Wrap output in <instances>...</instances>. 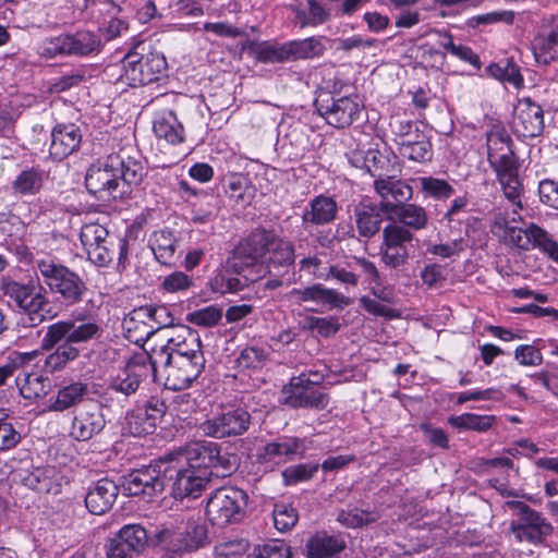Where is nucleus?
I'll return each mask as SVG.
<instances>
[{"label": "nucleus", "mask_w": 558, "mask_h": 558, "mask_svg": "<svg viewBox=\"0 0 558 558\" xmlns=\"http://www.w3.org/2000/svg\"><path fill=\"white\" fill-rule=\"evenodd\" d=\"M360 304L367 313L374 316H380L388 319L400 317V314L397 310L390 308L380 303L378 300L372 299L369 296H362L360 299Z\"/></svg>", "instance_id": "69168bd1"}, {"label": "nucleus", "mask_w": 558, "mask_h": 558, "mask_svg": "<svg viewBox=\"0 0 558 558\" xmlns=\"http://www.w3.org/2000/svg\"><path fill=\"white\" fill-rule=\"evenodd\" d=\"M345 549V542L327 534H316L306 543L307 558H333Z\"/></svg>", "instance_id": "7c9ffc66"}, {"label": "nucleus", "mask_w": 558, "mask_h": 558, "mask_svg": "<svg viewBox=\"0 0 558 558\" xmlns=\"http://www.w3.org/2000/svg\"><path fill=\"white\" fill-rule=\"evenodd\" d=\"M118 494L119 487L113 481L101 478L86 494V508L93 514H104L111 509Z\"/></svg>", "instance_id": "a878e982"}, {"label": "nucleus", "mask_w": 558, "mask_h": 558, "mask_svg": "<svg viewBox=\"0 0 558 558\" xmlns=\"http://www.w3.org/2000/svg\"><path fill=\"white\" fill-rule=\"evenodd\" d=\"M206 539L205 525L193 519L180 524H162L151 537L155 545L173 555L196 550L204 546Z\"/></svg>", "instance_id": "39448f33"}, {"label": "nucleus", "mask_w": 558, "mask_h": 558, "mask_svg": "<svg viewBox=\"0 0 558 558\" xmlns=\"http://www.w3.org/2000/svg\"><path fill=\"white\" fill-rule=\"evenodd\" d=\"M101 50V40L98 35L89 31H80L73 35L62 34L43 41L40 56L53 58L57 56L85 57L98 53Z\"/></svg>", "instance_id": "9d476101"}, {"label": "nucleus", "mask_w": 558, "mask_h": 558, "mask_svg": "<svg viewBox=\"0 0 558 558\" xmlns=\"http://www.w3.org/2000/svg\"><path fill=\"white\" fill-rule=\"evenodd\" d=\"M374 189L380 197L379 209L390 214L399 205L409 202L413 196L412 187L396 177H379L374 181Z\"/></svg>", "instance_id": "4be33fe9"}, {"label": "nucleus", "mask_w": 558, "mask_h": 558, "mask_svg": "<svg viewBox=\"0 0 558 558\" xmlns=\"http://www.w3.org/2000/svg\"><path fill=\"white\" fill-rule=\"evenodd\" d=\"M277 236L274 231L266 229L253 230L245 241L235 248L233 257L228 259L227 266L235 272H240L242 268L238 266V259L246 257L247 264H253L268 253Z\"/></svg>", "instance_id": "f3484780"}, {"label": "nucleus", "mask_w": 558, "mask_h": 558, "mask_svg": "<svg viewBox=\"0 0 558 558\" xmlns=\"http://www.w3.org/2000/svg\"><path fill=\"white\" fill-rule=\"evenodd\" d=\"M378 515L374 512L361 510L357 508L351 510H341L338 513L337 520L347 527H360L365 524L375 522Z\"/></svg>", "instance_id": "603ef678"}, {"label": "nucleus", "mask_w": 558, "mask_h": 558, "mask_svg": "<svg viewBox=\"0 0 558 558\" xmlns=\"http://www.w3.org/2000/svg\"><path fill=\"white\" fill-rule=\"evenodd\" d=\"M274 524L280 532L290 531L299 520L298 511L294 507L287 504H278L275 506Z\"/></svg>", "instance_id": "864d4df0"}, {"label": "nucleus", "mask_w": 558, "mask_h": 558, "mask_svg": "<svg viewBox=\"0 0 558 558\" xmlns=\"http://www.w3.org/2000/svg\"><path fill=\"white\" fill-rule=\"evenodd\" d=\"M61 480L60 473L54 468H46L41 473V477H37V483L39 484L37 489L46 494L58 495L61 492Z\"/></svg>", "instance_id": "680f3d73"}, {"label": "nucleus", "mask_w": 558, "mask_h": 558, "mask_svg": "<svg viewBox=\"0 0 558 558\" xmlns=\"http://www.w3.org/2000/svg\"><path fill=\"white\" fill-rule=\"evenodd\" d=\"M89 392L88 385L82 381H75L59 389L56 400L48 407L51 411H64L83 401Z\"/></svg>", "instance_id": "c9c22d12"}, {"label": "nucleus", "mask_w": 558, "mask_h": 558, "mask_svg": "<svg viewBox=\"0 0 558 558\" xmlns=\"http://www.w3.org/2000/svg\"><path fill=\"white\" fill-rule=\"evenodd\" d=\"M156 259L162 265H172L175 259L177 239L171 231H155L149 240Z\"/></svg>", "instance_id": "72a5a7b5"}, {"label": "nucleus", "mask_w": 558, "mask_h": 558, "mask_svg": "<svg viewBox=\"0 0 558 558\" xmlns=\"http://www.w3.org/2000/svg\"><path fill=\"white\" fill-rule=\"evenodd\" d=\"M171 470L175 471L172 485V496L175 499L197 498L210 480V476L204 471H196L187 466H175V463H169L166 472Z\"/></svg>", "instance_id": "5701e85b"}, {"label": "nucleus", "mask_w": 558, "mask_h": 558, "mask_svg": "<svg viewBox=\"0 0 558 558\" xmlns=\"http://www.w3.org/2000/svg\"><path fill=\"white\" fill-rule=\"evenodd\" d=\"M124 489L131 496H140L145 499H151L162 493L165 488L163 480L160 476V470L148 465L142 469L133 470L124 480Z\"/></svg>", "instance_id": "412c9836"}, {"label": "nucleus", "mask_w": 558, "mask_h": 558, "mask_svg": "<svg viewBox=\"0 0 558 558\" xmlns=\"http://www.w3.org/2000/svg\"><path fill=\"white\" fill-rule=\"evenodd\" d=\"M487 160L494 169L505 197L518 209H522L523 184L519 178V165L512 140L506 128L493 124L485 133Z\"/></svg>", "instance_id": "f03ea898"}, {"label": "nucleus", "mask_w": 558, "mask_h": 558, "mask_svg": "<svg viewBox=\"0 0 558 558\" xmlns=\"http://www.w3.org/2000/svg\"><path fill=\"white\" fill-rule=\"evenodd\" d=\"M292 553L289 545L283 542L275 541L257 547L250 555V558H291Z\"/></svg>", "instance_id": "13d9d810"}, {"label": "nucleus", "mask_w": 558, "mask_h": 558, "mask_svg": "<svg viewBox=\"0 0 558 558\" xmlns=\"http://www.w3.org/2000/svg\"><path fill=\"white\" fill-rule=\"evenodd\" d=\"M532 51L538 64L548 65L558 60V16L542 20L532 41Z\"/></svg>", "instance_id": "aec40b11"}, {"label": "nucleus", "mask_w": 558, "mask_h": 558, "mask_svg": "<svg viewBox=\"0 0 558 558\" xmlns=\"http://www.w3.org/2000/svg\"><path fill=\"white\" fill-rule=\"evenodd\" d=\"M193 286L192 277L183 271H174L163 277L161 289L167 293H178L187 291Z\"/></svg>", "instance_id": "bf43d9fd"}, {"label": "nucleus", "mask_w": 558, "mask_h": 558, "mask_svg": "<svg viewBox=\"0 0 558 558\" xmlns=\"http://www.w3.org/2000/svg\"><path fill=\"white\" fill-rule=\"evenodd\" d=\"M82 133L75 124H59L51 132L49 155L60 161L78 148Z\"/></svg>", "instance_id": "393cba45"}, {"label": "nucleus", "mask_w": 558, "mask_h": 558, "mask_svg": "<svg viewBox=\"0 0 558 558\" xmlns=\"http://www.w3.org/2000/svg\"><path fill=\"white\" fill-rule=\"evenodd\" d=\"M246 495L234 487L216 489L207 500L206 515L211 524L223 527L240 520Z\"/></svg>", "instance_id": "1a4fd4ad"}, {"label": "nucleus", "mask_w": 558, "mask_h": 558, "mask_svg": "<svg viewBox=\"0 0 558 558\" xmlns=\"http://www.w3.org/2000/svg\"><path fill=\"white\" fill-rule=\"evenodd\" d=\"M5 294L15 302L21 311L28 314L29 319L33 320L35 292L32 284H22L16 281L9 282L5 286Z\"/></svg>", "instance_id": "58836bf2"}, {"label": "nucleus", "mask_w": 558, "mask_h": 558, "mask_svg": "<svg viewBox=\"0 0 558 558\" xmlns=\"http://www.w3.org/2000/svg\"><path fill=\"white\" fill-rule=\"evenodd\" d=\"M300 444L298 439L289 438L268 442L264 446L260 458L265 462H282L298 453Z\"/></svg>", "instance_id": "4c0bfd02"}, {"label": "nucleus", "mask_w": 558, "mask_h": 558, "mask_svg": "<svg viewBox=\"0 0 558 558\" xmlns=\"http://www.w3.org/2000/svg\"><path fill=\"white\" fill-rule=\"evenodd\" d=\"M337 210V203L333 198L318 195L310 202V207L303 211L302 220L304 223L326 225L336 218Z\"/></svg>", "instance_id": "c756f323"}, {"label": "nucleus", "mask_w": 558, "mask_h": 558, "mask_svg": "<svg viewBox=\"0 0 558 558\" xmlns=\"http://www.w3.org/2000/svg\"><path fill=\"white\" fill-rule=\"evenodd\" d=\"M302 328L316 331L320 337L329 338L340 329L337 317L306 316L302 322Z\"/></svg>", "instance_id": "de8ad7c7"}, {"label": "nucleus", "mask_w": 558, "mask_h": 558, "mask_svg": "<svg viewBox=\"0 0 558 558\" xmlns=\"http://www.w3.org/2000/svg\"><path fill=\"white\" fill-rule=\"evenodd\" d=\"M150 357L154 375L159 365L163 366L165 387L170 390L189 388L203 373L206 362L204 354H196V357H183L154 353Z\"/></svg>", "instance_id": "423d86ee"}, {"label": "nucleus", "mask_w": 558, "mask_h": 558, "mask_svg": "<svg viewBox=\"0 0 558 558\" xmlns=\"http://www.w3.org/2000/svg\"><path fill=\"white\" fill-rule=\"evenodd\" d=\"M138 313L149 317L153 322H155L158 325V328L174 327V318L172 317L169 308L165 305L145 306L142 307Z\"/></svg>", "instance_id": "0e129e2a"}, {"label": "nucleus", "mask_w": 558, "mask_h": 558, "mask_svg": "<svg viewBox=\"0 0 558 558\" xmlns=\"http://www.w3.org/2000/svg\"><path fill=\"white\" fill-rule=\"evenodd\" d=\"M413 240V233L403 226L392 221L383 229V243L392 246L405 247V243Z\"/></svg>", "instance_id": "5fc2aeb1"}, {"label": "nucleus", "mask_w": 558, "mask_h": 558, "mask_svg": "<svg viewBox=\"0 0 558 558\" xmlns=\"http://www.w3.org/2000/svg\"><path fill=\"white\" fill-rule=\"evenodd\" d=\"M116 536L140 555L145 550L148 544L147 531L141 524L123 525Z\"/></svg>", "instance_id": "c03bdc74"}, {"label": "nucleus", "mask_w": 558, "mask_h": 558, "mask_svg": "<svg viewBox=\"0 0 558 558\" xmlns=\"http://www.w3.org/2000/svg\"><path fill=\"white\" fill-rule=\"evenodd\" d=\"M156 422L149 416L147 412L137 410L128 416L129 432L134 436H145L153 434L156 428Z\"/></svg>", "instance_id": "3c124183"}, {"label": "nucleus", "mask_w": 558, "mask_h": 558, "mask_svg": "<svg viewBox=\"0 0 558 558\" xmlns=\"http://www.w3.org/2000/svg\"><path fill=\"white\" fill-rule=\"evenodd\" d=\"M408 258V250L407 247L392 246L389 244H384L381 242L380 245V259L381 262L390 268H398L405 263Z\"/></svg>", "instance_id": "052dcab7"}, {"label": "nucleus", "mask_w": 558, "mask_h": 558, "mask_svg": "<svg viewBox=\"0 0 558 558\" xmlns=\"http://www.w3.org/2000/svg\"><path fill=\"white\" fill-rule=\"evenodd\" d=\"M218 444L214 441H194L167 453L162 461L175 463V466H187L213 475L210 469L218 461Z\"/></svg>", "instance_id": "9b49d317"}, {"label": "nucleus", "mask_w": 558, "mask_h": 558, "mask_svg": "<svg viewBox=\"0 0 558 558\" xmlns=\"http://www.w3.org/2000/svg\"><path fill=\"white\" fill-rule=\"evenodd\" d=\"M494 415H477L473 413L462 414L450 418V423L462 429H471L476 432H486L495 423Z\"/></svg>", "instance_id": "a18cd8bd"}, {"label": "nucleus", "mask_w": 558, "mask_h": 558, "mask_svg": "<svg viewBox=\"0 0 558 558\" xmlns=\"http://www.w3.org/2000/svg\"><path fill=\"white\" fill-rule=\"evenodd\" d=\"M539 199L546 206L558 209V182L554 180H543L538 185Z\"/></svg>", "instance_id": "338daca9"}, {"label": "nucleus", "mask_w": 558, "mask_h": 558, "mask_svg": "<svg viewBox=\"0 0 558 558\" xmlns=\"http://www.w3.org/2000/svg\"><path fill=\"white\" fill-rule=\"evenodd\" d=\"M512 131L520 137L538 136L544 129V112L530 98L520 99L513 109Z\"/></svg>", "instance_id": "a211bd4d"}, {"label": "nucleus", "mask_w": 558, "mask_h": 558, "mask_svg": "<svg viewBox=\"0 0 558 558\" xmlns=\"http://www.w3.org/2000/svg\"><path fill=\"white\" fill-rule=\"evenodd\" d=\"M379 205L361 202L354 207V220L359 235L371 239L380 230L383 217Z\"/></svg>", "instance_id": "cd10ccee"}, {"label": "nucleus", "mask_w": 558, "mask_h": 558, "mask_svg": "<svg viewBox=\"0 0 558 558\" xmlns=\"http://www.w3.org/2000/svg\"><path fill=\"white\" fill-rule=\"evenodd\" d=\"M106 426L102 408L98 403L85 405L73 418L71 436L80 441L92 439Z\"/></svg>", "instance_id": "b1692460"}, {"label": "nucleus", "mask_w": 558, "mask_h": 558, "mask_svg": "<svg viewBox=\"0 0 558 558\" xmlns=\"http://www.w3.org/2000/svg\"><path fill=\"white\" fill-rule=\"evenodd\" d=\"M421 186L428 195L437 198L449 197L453 192L452 186L448 182L432 177L422 178Z\"/></svg>", "instance_id": "e2e57ef3"}, {"label": "nucleus", "mask_w": 558, "mask_h": 558, "mask_svg": "<svg viewBox=\"0 0 558 558\" xmlns=\"http://www.w3.org/2000/svg\"><path fill=\"white\" fill-rule=\"evenodd\" d=\"M316 383L306 374L292 377L282 389L284 404L292 408L325 409L329 403V397L315 388Z\"/></svg>", "instance_id": "4468645a"}, {"label": "nucleus", "mask_w": 558, "mask_h": 558, "mask_svg": "<svg viewBox=\"0 0 558 558\" xmlns=\"http://www.w3.org/2000/svg\"><path fill=\"white\" fill-rule=\"evenodd\" d=\"M390 214H395L396 222L409 229L411 232L425 229L428 223L426 210L415 204H401Z\"/></svg>", "instance_id": "f704fd0d"}, {"label": "nucleus", "mask_w": 558, "mask_h": 558, "mask_svg": "<svg viewBox=\"0 0 558 558\" xmlns=\"http://www.w3.org/2000/svg\"><path fill=\"white\" fill-rule=\"evenodd\" d=\"M318 464H298L287 468L282 476L287 485H294L299 482L311 480L318 471Z\"/></svg>", "instance_id": "4d7b16f0"}, {"label": "nucleus", "mask_w": 558, "mask_h": 558, "mask_svg": "<svg viewBox=\"0 0 558 558\" xmlns=\"http://www.w3.org/2000/svg\"><path fill=\"white\" fill-rule=\"evenodd\" d=\"M154 133L171 145L181 144L184 141V128L173 111L163 112L154 121Z\"/></svg>", "instance_id": "473e14b6"}, {"label": "nucleus", "mask_w": 558, "mask_h": 558, "mask_svg": "<svg viewBox=\"0 0 558 558\" xmlns=\"http://www.w3.org/2000/svg\"><path fill=\"white\" fill-rule=\"evenodd\" d=\"M113 235L109 234V231L97 222L86 223L81 229V242L85 250L92 248L93 246L101 245L105 241L112 240Z\"/></svg>", "instance_id": "09e8293b"}, {"label": "nucleus", "mask_w": 558, "mask_h": 558, "mask_svg": "<svg viewBox=\"0 0 558 558\" xmlns=\"http://www.w3.org/2000/svg\"><path fill=\"white\" fill-rule=\"evenodd\" d=\"M144 174L141 161L122 153L110 154L87 169L85 185L90 194L108 202L122 197L124 185L140 184Z\"/></svg>", "instance_id": "f257e3e1"}, {"label": "nucleus", "mask_w": 558, "mask_h": 558, "mask_svg": "<svg viewBox=\"0 0 558 558\" xmlns=\"http://www.w3.org/2000/svg\"><path fill=\"white\" fill-rule=\"evenodd\" d=\"M315 105L318 113L326 122L338 129L350 126L359 119L362 111V105L359 102L357 98L350 96L317 99Z\"/></svg>", "instance_id": "2eb2a0df"}, {"label": "nucleus", "mask_w": 558, "mask_h": 558, "mask_svg": "<svg viewBox=\"0 0 558 558\" xmlns=\"http://www.w3.org/2000/svg\"><path fill=\"white\" fill-rule=\"evenodd\" d=\"M268 268L278 270L280 268H288L294 262V248L293 245L279 236L276 238L272 246L268 251Z\"/></svg>", "instance_id": "ea45409f"}, {"label": "nucleus", "mask_w": 558, "mask_h": 558, "mask_svg": "<svg viewBox=\"0 0 558 558\" xmlns=\"http://www.w3.org/2000/svg\"><path fill=\"white\" fill-rule=\"evenodd\" d=\"M251 424L250 413L242 408H228L199 425L204 435L217 439L243 435Z\"/></svg>", "instance_id": "ddd939ff"}, {"label": "nucleus", "mask_w": 558, "mask_h": 558, "mask_svg": "<svg viewBox=\"0 0 558 558\" xmlns=\"http://www.w3.org/2000/svg\"><path fill=\"white\" fill-rule=\"evenodd\" d=\"M399 154L409 160L416 162L429 161L433 157V147L429 136H421V141L410 146L398 148Z\"/></svg>", "instance_id": "8fccbe9b"}, {"label": "nucleus", "mask_w": 558, "mask_h": 558, "mask_svg": "<svg viewBox=\"0 0 558 558\" xmlns=\"http://www.w3.org/2000/svg\"><path fill=\"white\" fill-rule=\"evenodd\" d=\"M214 198L207 193H199V198L192 203L191 222L198 226H209L214 230L213 223L216 220L218 209L214 204Z\"/></svg>", "instance_id": "e433bc0d"}, {"label": "nucleus", "mask_w": 558, "mask_h": 558, "mask_svg": "<svg viewBox=\"0 0 558 558\" xmlns=\"http://www.w3.org/2000/svg\"><path fill=\"white\" fill-rule=\"evenodd\" d=\"M71 327H73V325L72 323H68V320H60L50 325L41 341L43 349L50 350L62 339L65 338L68 340Z\"/></svg>", "instance_id": "6e6d98bb"}, {"label": "nucleus", "mask_w": 558, "mask_h": 558, "mask_svg": "<svg viewBox=\"0 0 558 558\" xmlns=\"http://www.w3.org/2000/svg\"><path fill=\"white\" fill-rule=\"evenodd\" d=\"M252 51L254 52L256 60L263 63H281L289 61L286 43L274 44L263 41L256 44L252 48Z\"/></svg>", "instance_id": "37998d69"}, {"label": "nucleus", "mask_w": 558, "mask_h": 558, "mask_svg": "<svg viewBox=\"0 0 558 558\" xmlns=\"http://www.w3.org/2000/svg\"><path fill=\"white\" fill-rule=\"evenodd\" d=\"M167 68L166 58L157 51L137 45L122 60L120 81L131 87L159 80Z\"/></svg>", "instance_id": "20e7f679"}, {"label": "nucleus", "mask_w": 558, "mask_h": 558, "mask_svg": "<svg viewBox=\"0 0 558 558\" xmlns=\"http://www.w3.org/2000/svg\"><path fill=\"white\" fill-rule=\"evenodd\" d=\"M37 268L40 271L44 284H46L51 292L59 293L71 304L82 300L86 289L85 283L68 267L52 259H40L37 260Z\"/></svg>", "instance_id": "6e6552de"}, {"label": "nucleus", "mask_w": 558, "mask_h": 558, "mask_svg": "<svg viewBox=\"0 0 558 558\" xmlns=\"http://www.w3.org/2000/svg\"><path fill=\"white\" fill-rule=\"evenodd\" d=\"M153 374L151 357L141 352L130 357L124 366L108 384V389L124 397L134 395L141 384Z\"/></svg>", "instance_id": "f8f14e48"}, {"label": "nucleus", "mask_w": 558, "mask_h": 558, "mask_svg": "<svg viewBox=\"0 0 558 558\" xmlns=\"http://www.w3.org/2000/svg\"><path fill=\"white\" fill-rule=\"evenodd\" d=\"M68 323H72L73 327L69 330V343H83L97 339L101 336L102 329L96 318L87 316L84 312L73 314Z\"/></svg>", "instance_id": "c85d7f7f"}, {"label": "nucleus", "mask_w": 558, "mask_h": 558, "mask_svg": "<svg viewBox=\"0 0 558 558\" xmlns=\"http://www.w3.org/2000/svg\"><path fill=\"white\" fill-rule=\"evenodd\" d=\"M288 300L296 305L314 303L317 306H325L330 310H342L351 304V299L341 292L329 289L322 283H315L305 288H294L288 293Z\"/></svg>", "instance_id": "dca6fc26"}, {"label": "nucleus", "mask_w": 558, "mask_h": 558, "mask_svg": "<svg viewBox=\"0 0 558 558\" xmlns=\"http://www.w3.org/2000/svg\"><path fill=\"white\" fill-rule=\"evenodd\" d=\"M505 506L513 510L520 520L519 522H511L510 525V530L518 542L541 545L553 534L554 526L551 523L529 505L518 500H508Z\"/></svg>", "instance_id": "0eeeda50"}, {"label": "nucleus", "mask_w": 558, "mask_h": 558, "mask_svg": "<svg viewBox=\"0 0 558 558\" xmlns=\"http://www.w3.org/2000/svg\"><path fill=\"white\" fill-rule=\"evenodd\" d=\"M286 44L289 61L311 59L320 56L324 51L322 43L314 37L301 40H291Z\"/></svg>", "instance_id": "a19ab883"}, {"label": "nucleus", "mask_w": 558, "mask_h": 558, "mask_svg": "<svg viewBox=\"0 0 558 558\" xmlns=\"http://www.w3.org/2000/svg\"><path fill=\"white\" fill-rule=\"evenodd\" d=\"M246 549L247 542L243 539H235L217 544L215 546V554L217 557L236 558L244 554Z\"/></svg>", "instance_id": "774afa93"}, {"label": "nucleus", "mask_w": 558, "mask_h": 558, "mask_svg": "<svg viewBox=\"0 0 558 558\" xmlns=\"http://www.w3.org/2000/svg\"><path fill=\"white\" fill-rule=\"evenodd\" d=\"M85 252L88 259L99 267L109 265L113 256L118 255V266L124 268L128 258V242L125 239L112 236V240L105 241L101 245L97 244Z\"/></svg>", "instance_id": "bb28decb"}, {"label": "nucleus", "mask_w": 558, "mask_h": 558, "mask_svg": "<svg viewBox=\"0 0 558 558\" xmlns=\"http://www.w3.org/2000/svg\"><path fill=\"white\" fill-rule=\"evenodd\" d=\"M519 220L521 216L515 209L512 213L499 209L493 216L490 232L507 246L522 251L539 250L558 264V243L553 236L534 222H530L525 228L518 227L515 223Z\"/></svg>", "instance_id": "7ed1b4c3"}, {"label": "nucleus", "mask_w": 558, "mask_h": 558, "mask_svg": "<svg viewBox=\"0 0 558 558\" xmlns=\"http://www.w3.org/2000/svg\"><path fill=\"white\" fill-rule=\"evenodd\" d=\"M222 318V310L217 305H208L186 314V322L203 328L216 326Z\"/></svg>", "instance_id": "49530a36"}, {"label": "nucleus", "mask_w": 558, "mask_h": 558, "mask_svg": "<svg viewBox=\"0 0 558 558\" xmlns=\"http://www.w3.org/2000/svg\"><path fill=\"white\" fill-rule=\"evenodd\" d=\"M439 36V46L448 51L451 56L469 63L474 69H481L480 57L468 46L456 44L452 36L448 33H437Z\"/></svg>", "instance_id": "79ce46f5"}, {"label": "nucleus", "mask_w": 558, "mask_h": 558, "mask_svg": "<svg viewBox=\"0 0 558 558\" xmlns=\"http://www.w3.org/2000/svg\"><path fill=\"white\" fill-rule=\"evenodd\" d=\"M154 353L183 357H196V354H204L198 332L185 325L172 327L167 333L166 344Z\"/></svg>", "instance_id": "6ab92c4d"}, {"label": "nucleus", "mask_w": 558, "mask_h": 558, "mask_svg": "<svg viewBox=\"0 0 558 558\" xmlns=\"http://www.w3.org/2000/svg\"><path fill=\"white\" fill-rule=\"evenodd\" d=\"M221 182L226 195L236 203L250 204L254 198L255 189L247 177L231 172L226 174Z\"/></svg>", "instance_id": "2f4dec72"}]
</instances>
